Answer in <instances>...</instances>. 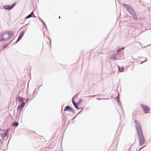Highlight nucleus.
I'll return each mask as SVG.
<instances>
[{"instance_id": "nucleus-1", "label": "nucleus", "mask_w": 151, "mask_h": 151, "mask_svg": "<svg viewBox=\"0 0 151 151\" xmlns=\"http://www.w3.org/2000/svg\"><path fill=\"white\" fill-rule=\"evenodd\" d=\"M14 35L12 31H9L4 33L2 36V40H6L9 39Z\"/></svg>"}, {"instance_id": "nucleus-2", "label": "nucleus", "mask_w": 151, "mask_h": 151, "mask_svg": "<svg viewBox=\"0 0 151 151\" xmlns=\"http://www.w3.org/2000/svg\"><path fill=\"white\" fill-rule=\"evenodd\" d=\"M136 127L137 130V133L138 137L143 136L142 131L139 123L137 120H135Z\"/></svg>"}, {"instance_id": "nucleus-3", "label": "nucleus", "mask_w": 151, "mask_h": 151, "mask_svg": "<svg viewBox=\"0 0 151 151\" xmlns=\"http://www.w3.org/2000/svg\"><path fill=\"white\" fill-rule=\"evenodd\" d=\"M77 99V98H73L72 100V102L75 107L76 109H78L79 108H78V107L80 105L81 101L80 100L79 101L76 102V101Z\"/></svg>"}, {"instance_id": "nucleus-4", "label": "nucleus", "mask_w": 151, "mask_h": 151, "mask_svg": "<svg viewBox=\"0 0 151 151\" xmlns=\"http://www.w3.org/2000/svg\"><path fill=\"white\" fill-rule=\"evenodd\" d=\"M141 106L145 113H147L149 112L150 108L148 106L142 104H141Z\"/></svg>"}, {"instance_id": "nucleus-5", "label": "nucleus", "mask_w": 151, "mask_h": 151, "mask_svg": "<svg viewBox=\"0 0 151 151\" xmlns=\"http://www.w3.org/2000/svg\"><path fill=\"white\" fill-rule=\"evenodd\" d=\"M123 5L129 13L132 11H133V10L132 9V7L129 5L125 4H124Z\"/></svg>"}, {"instance_id": "nucleus-6", "label": "nucleus", "mask_w": 151, "mask_h": 151, "mask_svg": "<svg viewBox=\"0 0 151 151\" xmlns=\"http://www.w3.org/2000/svg\"><path fill=\"white\" fill-rule=\"evenodd\" d=\"M139 139V144L141 145H143L145 142V139L144 137V136H141L138 137Z\"/></svg>"}, {"instance_id": "nucleus-7", "label": "nucleus", "mask_w": 151, "mask_h": 151, "mask_svg": "<svg viewBox=\"0 0 151 151\" xmlns=\"http://www.w3.org/2000/svg\"><path fill=\"white\" fill-rule=\"evenodd\" d=\"M16 4V3H14L12 4L11 6H5L4 8L6 9L11 10L12 9Z\"/></svg>"}, {"instance_id": "nucleus-8", "label": "nucleus", "mask_w": 151, "mask_h": 151, "mask_svg": "<svg viewBox=\"0 0 151 151\" xmlns=\"http://www.w3.org/2000/svg\"><path fill=\"white\" fill-rule=\"evenodd\" d=\"M130 13L132 16V17L133 18H134V19H135L136 20L137 19V16L136 13L134 12L133 10V11L131 12Z\"/></svg>"}, {"instance_id": "nucleus-9", "label": "nucleus", "mask_w": 151, "mask_h": 151, "mask_svg": "<svg viewBox=\"0 0 151 151\" xmlns=\"http://www.w3.org/2000/svg\"><path fill=\"white\" fill-rule=\"evenodd\" d=\"M64 110V111H70L73 112V110L70 106H67L65 107Z\"/></svg>"}, {"instance_id": "nucleus-10", "label": "nucleus", "mask_w": 151, "mask_h": 151, "mask_svg": "<svg viewBox=\"0 0 151 151\" xmlns=\"http://www.w3.org/2000/svg\"><path fill=\"white\" fill-rule=\"evenodd\" d=\"M25 105V103L24 102L22 103L17 108V110L21 111Z\"/></svg>"}, {"instance_id": "nucleus-11", "label": "nucleus", "mask_w": 151, "mask_h": 151, "mask_svg": "<svg viewBox=\"0 0 151 151\" xmlns=\"http://www.w3.org/2000/svg\"><path fill=\"white\" fill-rule=\"evenodd\" d=\"M24 31L22 32L20 34L19 36L18 39V40L17 41V42L20 40L23 37L24 34Z\"/></svg>"}, {"instance_id": "nucleus-12", "label": "nucleus", "mask_w": 151, "mask_h": 151, "mask_svg": "<svg viewBox=\"0 0 151 151\" xmlns=\"http://www.w3.org/2000/svg\"><path fill=\"white\" fill-rule=\"evenodd\" d=\"M33 15H34L33 13L32 12L30 14L26 17V18L27 19L32 17Z\"/></svg>"}, {"instance_id": "nucleus-13", "label": "nucleus", "mask_w": 151, "mask_h": 151, "mask_svg": "<svg viewBox=\"0 0 151 151\" xmlns=\"http://www.w3.org/2000/svg\"><path fill=\"white\" fill-rule=\"evenodd\" d=\"M18 99L20 102L23 101V98L19 96L18 97Z\"/></svg>"}, {"instance_id": "nucleus-14", "label": "nucleus", "mask_w": 151, "mask_h": 151, "mask_svg": "<svg viewBox=\"0 0 151 151\" xmlns=\"http://www.w3.org/2000/svg\"><path fill=\"white\" fill-rule=\"evenodd\" d=\"M18 125V123L17 122H14L13 124V125L15 127H17Z\"/></svg>"}, {"instance_id": "nucleus-15", "label": "nucleus", "mask_w": 151, "mask_h": 151, "mask_svg": "<svg viewBox=\"0 0 151 151\" xmlns=\"http://www.w3.org/2000/svg\"><path fill=\"white\" fill-rule=\"evenodd\" d=\"M119 71L120 72H122L123 71V68H120L119 67H118Z\"/></svg>"}, {"instance_id": "nucleus-16", "label": "nucleus", "mask_w": 151, "mask_h": 151, "mask_svg": "<svg viewBox=\"0 0 151 151\" xmlns=\"http://www.w3.org/2000/svg\"><path fill=\"white\" fill-rule=\"evenodd\" d=\"M110 58H111L112 59H115V58H115V57L114 58H113L112 56H111Z\"/></svg>"}, {"instance_id": "nucleus-17", "label": "nucleus", "mask_w": 151, "mask_h": 151, "mask_svg": "<svg viewBox=\"0 0 151 151\" xmlns=\"http://www.w3.org/2000/svg\"><path fill=\"white\" fill-rule=\"evenodd\" d=\"M6 47V46H4L3 47L4 48H5Z\"/></svg>"}, {"instance_id": "nucleus-18", "label": "nucleus", "mask_w": 151, "mask_h": 151, "mask_svg": "<svg viewBox=\"0 0 151 151\" xmlns=\"http://www.w3.org/2000/svg\"><path fill=\"white\" fill-rule=\"evenodd\" d=\"M59 19H60V16L59 17Z\"/></svg>"}]
</instances>
